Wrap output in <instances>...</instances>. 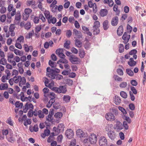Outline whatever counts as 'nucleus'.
Returning a JSON list of instances; mask_svg holds the SVG:
<instances>
[{"label":"nucleus","mask_w":146,"mask_h":146,"mask_svg":"<svg viewBox=\"0 0 146 146\" xmlns=\"http://www.w3.org/2000/svg\"><path fill=\"white\" fill-rule=\"evenodd\" d=\"M130 37V35H127V32H125L122 37V39L124 40L123 43L124 44H126L128 42Z\"/></svg>","instance_id":"obj_10"},{"label":"nucleus","mask_w":146,"mask_h":146,"mask_svg":"<svg viewBox=\"0 0 146 146\" xmlns=\"http://www.w3.org/2000/svg\"><path fill=\"white\" fill-rule=\"evenodd\" d=\"M29 15H28L26 14V13H23V19L25 21H26L28 19L29 17Z\"/></svg>","instance_id":"obj_64"},{"label":"nucleus","mask_w":146,"mask_h":146,"mask_svg":"<svg viewBox=\"0 0 146 146\" xmlns=\"http://www.w3.org/2000/svg\"><path fill=\"white\" fill-rule=\"evenodd\" d=\"M15 105L16 108H22L23 107V104L22 103H19V101H17L15 103Z\"/></svg>","instance_id":"obj_34"},{"label":"nucleus","mask_w":146,"mask_h":146,"mask_svg":"<svg viewBox=\"0 0 146 146\" xmlns=\"http://www.w3.org/2000/svg\"><path fill=\"white\" fill-rule=\"evenodd\" d=\"M9 29V27L8 26H5L4 27L3 30L4 32L6 33V37L7 38L9 37L10 36V33L9 31H8Z\"/></svg>","instance_id":"obj_26"},{"label":"nucleus","mask_w":146,"mask_h":146,"mask_svg":"<svg viewBox=\"0 0 146 146\" xmlns=\"http://www.w3.org/2000/svg\"><path fill=\"white\" fill-rule=\"evenodd\" d=\"M70 42L69 40L66 41L64 44V47L66 49H69L70 48Z\"/></svg>","instance_id":"obj_29"},{"label":"nucleus","mask_w":146,"mask_h":146,"mask_svg":"<svg viewBox=\"0 0 146 146\" xmlns=\"http://www.w3.org/2000/svg\"><path fill=\"white\" fill-rule=\"evenodd\" d=\"M15 28V27H14V25L11 24L9 28V32H12L14 31Z\"/></svg>","instance_id":"obj_54"},{"label":"nucleus","mask_w":146,"mask_h":146,"mask_svg":"<svg viewBox=\"0 0 146 146\" xmlns=\"http://www.w3.org/2000/svg\"><path fill=\"white\" fill-rule=\"evenodd\" d=\"M121 96L123 98H126L127 97V93L124 91H121L120 92Z\"/></svg>","instance_id":"obj_47"},{"label":"nucleus","mask_w":146,"mask_h":146,"mask_svg":"<svg viewBox=\"0 0 146 146\" xmlns=\"http://www.w3.org/2000/svg\"><path fill=\"white\" fill-rule=\"evenodd\" d=\"M32 12V10L29 8L25 9L24 10V13H26V14L28 15L29 16Z\"/></svg>","instance_id":"obj_42"},{"label":"nucleus","mask_w":146,"mask_h":146,"mask_svg":"<svg viewBox=\"0 0 146 146\" xmlns=\"http://www.w3.org/2000/svg\"><path fill=\"white\" fill-rule=\"evenodd\" d=\"M48 22L49 24L52 23V24H55L56 21V19L55 17L51 18L50 19H48Z\"/></svg>","instance_id":"obj_32"},{"label":"nucleus","mask_w":146,"mask_h":146,"mask_svg":"<svg viewBox=\"0 0 146 146\" xmlns=\"http://www.w3.org/2000/svg\"><path fill=\"white\" fill-rule=\"evenodd\" d=\"M82 28L84 33L87 34L88 35L90 36H91L92 35V33L91 32L89 31L88 28L84 26H82Z\"/></svg>","instance_id":"obj_13"},{"label":"nucleus","mask_w":146,"mask_h":146,"mask_svg":"<svg viewBox=\"0 0 146 146\" xmlns=\"http://www.w3.org/2000/svg\"><path fill=\"white\" fill-rule=\"evenodd\" d=\"M119 19L117 17L115 16L113 17L111 21V24L113 26H116L118 24Z\"/></svg>","instance_id":"obj_11"},{"label":"nucleus","mask_w":146,"mask_h":146,"mask_svg":"<svg viewBox=\"0 0 146 146\" xmlns=\"http://www.w3.org/2000/svg\"><path fill=\"white\" fill-rule=\"evenodd\" d=\"M99 144L100 146H106L108 142L106 138L104 136H101L100 139Z\"/></svg>","instance_id":"obj_5"},{"label":"nucleus","mask_w":146,"mask_h":146,"mask_svg":"<svg viewBox=\"0 0 146 146\" xmlns=\"http://www.w3.org/2000/svg\"><path fill=\"white\" fill-rule=\"evenodd\" d=\"M19 76H15L13 77L14 82L15 83H17L20 80V78H18Z\"/></svg>","instance_id":"obj_61"},{"label":"nucleus","mask_w":146,"mask_h":146,"mask_svg":"<svg viewBox=\"0 0 146 146\" xmlns=\"http://www.w3.org/2000/svg\"><path fill=\"white\" fill-rule=\"evenodd\" d=\"M126 72L130 76H133V75L134 73L133 71L130 69L127 68L126 69Z\"/></svg>","instance_id":"obj_35"},{"label":"nucleus","mask_w":146,"mask_h":146,"mask_svg":"<svg viewBox=\"0 0 146 146\" xmlns=\"http://www.w3.org/2000/svg\"><path fill=\"white\" fill-rule=\"evenodd\" d=\"M44 96L45 97H47L48 96L50 98L55 99V94L53 92H50L48 94V95L44 94Z\"/></svg>","instance_id":"obj_18"},{"label":"nucleus","mask_w":146,"mask_h":146,"mask_svg":"<svg viewBox=\"0 0 146 146\" xmlns=\"http://www.w3.org/2000/svg\"><path fill=\"white\" fill-rule=\"evenodd\" d=\"M26 106L27 107V109H30L31 108V110H33V106L32 104H28V102H27L26 104Z\"/></svg>","instance_id":"obj_55"},{"label":"nucleus","mask_w":146,"mask_h":146,"mask_svg":"<svg viewBox=\"0 0 146 146\" xmlns=\"http://www.w3.org/2000/svg\"><path fill=\"white\" fill-rule=\"evenodd\" d=\"M24 41V37L23 36H21L19 37L16 40V41L18 42H23Z\"/></svg>","instance_id":"obj_46"},{"label":"nucleus","mask_w":146,"mask_h":146,"mask_svg":"<svg viewBox=\"0 0 146 146\" xmlns=\"http://www.w3.org/2000/svg\"><path fill=\"white\" fill-rule=\"evenodd\" d=\"M117 72L118 74L120 76L123 75V71L121 69L118 68L117 70Z\"/></svg>","instance_id":"obj_59"},{"label":"nucleus","mask_w":146,"mask_h":146,"mask_svg":"<svg viewBox=\"0 0 146 146\" xmlns=\"http://www.w3.org/2000/svg\"><path fill=\"white\" fill-rule=\"evenodd\" d=\"M108 21L107 20H106L103 22V28L104 30H106L108 28Z\"/></svg>","instance_id":"obj_23"},{"label":"nucleus","mask_w":146,"mask_h":146,"mask_svg":"<svg viewBox=\"0 0 146 146\" xmlns=\"http://www.w3.org/2000/svg\"><path fill=\"white\" fill-rule=\"evenodd\" d=\"M6 16L5 15H3L0 17V21L2 22H4L6 19Z\"/></svg>","instance_id":"obj_49"},{"label":"nucleus","mask_w":146,"mask_h":146,"mask_svg":"<svg viewBox=\"0 0 146 146\" xmlns=\"http://www.w3.org/2000/svg\"><path fill=\"white\" fill-rule=\"evenodd\" d=\"M8 87L7 83H1L0 85V90H5Z\"/></svg>","instance_id":"obj_24"},{"label":"nucleus","mask_w":146,"mask_h":146,"mask_svg":"<svg viewBox=\"0 0 146 146\" xmlns=\"http://www.w3.org/2000/svg\"><path fill=\"white\" fill-rule=\"evenodd\" d=\"M108 13V11L106 9H102L100 12V14L101 16L103 17L106 15Z\"/></svg>","instance_id":"obj_19"},{"label":"nucleus","mask_w":146,"mask_h":146,"mask_svg":"<svg viewBox=\"0 0 146 146\" xmlns=\"http://www.w3.org/2000/svg\"><path fill=\"white\" fill-rule=\"evenodd\" d=\"M116 127L117 129H122L123 128L122 123L119 121H117L116 122Z\"/></svg>","instance_id":"obj_17"},{"label":"nucleus","mask_w":146,"mask_h":146,"mask_svg":"<svg viewBox=\"0 0 146 146\" xmlns=\"http://www.w3.org/2000/svg\"><path fill=\"white\" fill-rule=\"evenodd\" d=\"M69 60L72 63L74 64H79L81 62L80 59L74 55L70 56Z\"/></svg>","instance_id":"obj_2"},{"label":"nucleus","mask_w":146,"mask_h":146,"mask_svg":"<svg viewBox=\"0 0 146 146\" xmlns=\"http://www.w3.org/2000/svg\"><path fill=\"white\" fill-rule=\"evenodd\" d=\"M62 113L61 112H58L56 113L54 115V116L55 118H60L62 116Z\"/></svg>","instance_id":"obj_38"},{"label":"nucleus","mask_w":146,"mask_h":146,"mask_svg":"<svg viewBox=\"0 0 146 146\" xmlns=\"http://www.w3.org/2000/svg\"><path fill=\"white\" fill-rule=\"evenodd\" d=\"M39 18L38 17H35L33 19V21L35 24H37L38 23L39 21Z\"/></svg>","instance_id":"obj_63"},{"label":"nucleus","mask_w":146,"mask_h":146,"mask_svg":"<svg viewBox=\"0 0 146 146\" xmlns=\"http://www.w3.org/2000/svg\"><path fill=\"white\" fill-rule=\"evenodd\" d=\"M90 43L89 41H87L84 45V47L86 50H88L90 48Z\"/></svg>","instance_id":"obj_37"},{"label":"nucleus","mask_w":146,"mask_h":146,"mask_svg":"<svg viewBox=\"0 0 146 146\" xmlns=\"http://www.w3.org/2000/svg\"><path fill=\"white\" fill-rule=\"evenodd\" d=\"M76 134L78 137L81 138L84 137L85 133L82 130L79 129L76 131Z\"/></svg>","instance_id":"obj_14"},{"label":"nucleus","mask_w":146,"mask_h":146,"mask_svg":"<svg viewBox=\"0 0 146 146\" xmlns=\"http://www.w3.org/2000/svg\"><path fill=\"white\" fill-rule=\"evenodd\" d=\"M27 4L28 6H30L31 5H35V1L34 0L28 1H27Z\"/></svg>","instance_id":"obj_44"},{"label":"nucleus","mask_w":146,"mask_h":146,"mask_svg":"<svg viewBox=\"0 0 146 146\" xmlns=\"http://www.w3.org/2000/svg\"><path fill=\"white\" fill-rule=\"evenodd\" d=\"M54 82H52L48 84V87L51 89L56 93L60 94L62 93L65 94L67 91V89L66 87L64 86H60L59 87H53Z\"/></svg>","instance_id":"obj_1"},{"label":"nucleus","mask_w":146,"mask_h":146,"mask_svg":"<svg viewBox=\"0 0 146 146\" xmlns=\"http://www.w3.org/2000/svg\"><path fill=\"white\" fill-rule=\"evenodd\" d=\"M18 78H20V81L19 82L21 83L22 84H25L26 82V80L25 77H23L22 78L21 76H19Z\"/></svg>","instance_id":"obj_33"},{"label":"nucleus","mask_w":146,"mask_h":146,"mask_svg":"<svg viewBox=\"0 0 146 146\" xmlns=\"http://www.w3.org/2000/svg\"><path fill=\"white\" fill-rule=\"evenodd\" d=\"M109 125H108L106 127V131H109L108 133V135L109 138L112 140H113L116 137V135L115 132L113 131L110 130L109 128L110 127Z\"/></svg>","instance_id":"obj_3"},{"label":"nucleus","mask_w":146,"mask_h":146,"mask_svg":"<svg viewBox=\"0 0 146 146\" xmlns=\"http://www.w3.org/2000/svg\"><path fill=\"white\" fill-rule=\"evenodd\" d=\"M60 63H62L64 64H67L68 63V61L65 58H62L60 59L57 62V64H59Z\"/></svg>","instance_id":"obj_25"},{"label":"nucleus","mask_w":146,"mask_h":146,"mask_svg":"<svg viewBox=\"0 0 146 146\" xmlns=\"http://www.w3.org/2000/svg\"><path fill=\"white\" fill-rule=\"evenodd\" d=\"M31 123V119H27L25 121L24 123V125L25 126H27L28 125H30Z\"/></svg>","instance_id":"obj_40"},{"label":"nucleus","mask_w":146,"mask_h":146,"mask_svg":"<svg viewBox=\"0 0 146 146\" xmlns=\"http://www.w3.org/2000/svg\"><path fill=\"white\" fill-rule=\"evenodd\" d=\"M42 29L41 25L37 26L35 28V32L36 33H38Z\"/></svg>","instance_id":"obj_53"},{"label":"nucleus","mask_w":146,"mask_h":146,"mask_svg":"<svg viewBox=\"0 0 146 146\" xmlns=\"http://www.w3.org/2000/svg\"><path fill=\"white\" fill-rule=\"evenodd\" d=\"M24 48L25 52H28L29 50V48L27 44H25L24 45Z\"/></svg>","instance_id":"obj_62"},{"label":"nucleus","mask_w":146,"mask_h":146,"mask_svg":"<svg viewBox=\"0 0 146 146\" xmlns=\"http://www.w3.org/2000/svg\"><path fill=\"white\" fill-rule=\"evenodd\" d=\"M31 25L30 22H28L25 25V28L27 30L29 29L31 27Z\"/></svg>","instance_id":"obj_45"},{"label":"nucleus","mask_w":146,"mask_h":146,"mask_svg":"<svg viewBox=\"0 0 146 146\" xmlns=\"http://www.w3.org/2000/svg\"><path fill=\"white\" fill-rule=\"evenodd\" d=\"M14 52L17 55L21 56L23 54V51H20L17 49H15L14 50Z\"/></svg>","instance_id":"obj_27"},{"label":"nucleus","mask_w":146,"mask_h":146,"mask_svg":"<svg viewBox=\"0 0 146 146\" xmlns=\"http://www.w3.org/2000/svg\"><path fill=\"white\" fill-rule=\"evenodd\" d=\"M63 50L62 48L57 49L56 51V54L61 58H65L66 56L63 54Z\"/></svg>","instance_id":"obj_6"},{"label":"nucleus","mask_w":146,"mask_h":146,"mask_svg":"<svg viewBox=\"0 0 146 146\" xmlns=\"http://www.w3.org/2000/svg\"><path fill=\"white\" fill-rule=\"evenodd\" d=\"M65 135L68 138L70 139L73 137L74 133L72 129H68L66 131Z\"/></svg>","instance_id":"obj_9"},{"label":"nucleus","mask_w":146,"mask_h":146,"mask_svg":"<svg viewBox=\"0 0 146 146\" xmlns=\"http://www.w3.org/2000/svg\"><path fill=\"white\" fill-rule=\"evenodd\" d=\"M124 50V48L123 45L121 44H120L119 45V53H121L123 52Z\"/></svg>","instance_id":"obj_43"},{"label":"nucleus","mask_w":146,"mask_h":146,"mask_svg":"<svg viewBox=\"0 0 146 146\" xmlns=\"http://www.w3.org/2000/svg\"><path fill=\"white\" fill-rule=\"evenodd\" d=\"M72 33L70 30H68L66 32V36L67 37L70 38L72 35Z\"/></svg>","instance_id":"obj_56"},{"label":"nucleus","mask_w":146,"mask_h":146,"mask_svg":"<svg viewBox=\"0 0 146 146\" xmlns=\"http://www.w3.org/2000/svg\"><path fill=\"white\" fill-rule=\"evenodd\" d=\"M71 97L69 95H64L63 97V100L66 103L69 102L70 100Z\"/></svg>","instance_id":"obj_20"},{"label":"nucleus","mask_w":146,"mask_h":146,"mask_svg":"<svg viewBox=\"0 0 146 146\" xmlns=\"http://www.w3.org/2000/svg\"><path fill=\"white\" fill-rule=\"evenodd\" d=\"M79 54L81 58H83L85 56V53L83 49H80L79 50Z\"/></svg>","instance_id":"obj_21"},{"label":"nucleus","mask_w":146,"mask_h":146,"mask_svg":"<svg viewBox=\"0 0 146 146\" xmlns=\"http://www.w3.org/2000/svg\"><path fill=\"white\" fill-rule=\"evenodd\" d=\"M52 115L50 114H48V115L46 117V120L49 121L51 122L53 119Z\"/></svg>","instance_id":"obj_48"},{"label":"nucleus","mask_w":146,"mask_h":146,"mask_svg":"<svg viewBox=\"0 0 146 146\" xmlns=\"http://www.w3.org/2000/svg\"><path fill=\"white\" fill-rule=\"evenodd\" d=\"M29 130L30 131L32 132L34 131L37 132L38 130V125L37 124H36L32 127L31 126L29 127Z\"/></svg>","instance_id":"obj_15"},{"label":"nucleus","mask_w":146,"mask_h":146,"mask_svg":"<svg viewBox=\"0 0 146 146\" xmlns=\"http://www.w3.org/2000/svg\"><path fill=\"white\" fill-rule=\"evenodd\" d=\"M60 70L59 69L55 68L54 69H52V71L51 74L47 73V76L52 79H55V76L57 74L60 72Z\"/></svg>","instance_id":"obj_4"},{"label":"nucleus","mask_w":146,"mask_h":146,"mask_svg":"<svg viewBox=\"0 0 146 146\" xmlns=\"http://www.w3.org/2000/svg\"><path fill=\"white\" fill-rule=\"evenodd\" d=\"M44 14L46 18L48 19H50L52 18V15H50V12L46 10L44 11Z\"/></svg>","instance_id":"obj_28"},{"label":"nucleus","mask_w":146,"mask_h":146,"mask_svg":"<svg viewBox=\"0 0 146 146\" xmlns=\"http://www.w3.org/2000/svg\"><path fill=\"white\" fill-rule=\"evenodd\" d=\"M73 33L74 34H75L76 36H77V37L80 38H81L82 35L81 32L80 31H78L77 30L75 29H74L73 30Z\"/></svg>","instance_id":"obj_16"},{"label":"nucleus","mask_w":146,"mask_h":146,"mask_svg":"<svg viewBox=\"0 0 146 146\" xmlns=\"http://www.w3.org/2000/svg\"><path fill=\"white\" fill-rule=\"evenodd\" d=\"M100 26V22L98 21H95L94 23L93 27H97L99 28Z\"/></svg>","instance_id":"obj_51"},{"label":"nucleus","mask_w":146,"mask_h":146,"mask_svg":"<svg viewBox=\"0 0 146 146\" xmlns=\"http://www.w3.org/2000/svg\"><path fill=\"white\" fill-rule=\"evenodd\" d=\"M38 117L40 118H43L44 117L43 113L40 110L38 111Z\"/></svg>","instance_id":"obj_52"},{"label":"nucleus","mask_w":146,"mask_h":146,"mask_svg":"<svg viewBox=\"0 0 146 146\" xmlns=\"http://www.w3.org/2000/svg\"><path fill=\"white\" fill-rule=\"evenodd\" d=\"M114 102L116 105H119L121 102V100L119 97L116 96L114 100Z\"/></svg>","instance_id":"obj_22"},{"label":"nucleus","mask_w":146,"mask_h":146,"mask_svg":"<svg viewBox=\"0 0 146 146\" xmlns=\"http://www.w3.org/2000/svg\"><path fill=\"white\" fill-rule=\"evenodd\" d=\"M32 32L29 33L28 34H27L26 35V38L27 39H29L31 38L33 34L34 33V31L33 30H32Z\"/></svg>","instance_id":"obj_41"},{"label":"nucleus","mask_w":146,"mask_h":146,"mask_svg":"<svg viewBox=\"0 0 146 146\" xmlns=\"http://www.w3.org/2000/svg\"><path fill=\"white\" fill-rule=\"evenodd\" d=\"M113 78L115 81H118L121 82L123 81L122 78H121L117 75H114L113 76Z\"/></svg>","instance_id":"obj_39"},{"label":"nucleus","mask_w":146,"mask_h":146,"mask_svg":"<svg viewBox=\"0 0 146 146\" xmlns=\"http://www.w3.org/2000/svg\"><path fill=\"white\" fill-rule=\"evenodd\" d=\"M127 85V82H122L119 84V87L121 88H125Z\"/></svg>","instance_id":"obj_50"},{"label":"nucleus","mask_w":146,"mask_h":146,"mask_svg":"<svg viewBox=\"0 0 146 146\" xmlns=\"http://www.w3.org/2000/svg\"><path fill=\"white\" fill-rule=\"evenodd\" d=\"M57 63L52 61L51 60H49L48 62L49 65L51 66L52 68H55L57 66Z\"/></svg>","instance_id":"obj_30"},{"label":"nucleus","mask_w":146,"mask_h":146,"mask_svg":"<svg viewBox=\"0 0 146 146\" xmlns=\"http://www.w3.org/2000/svg\"><path fill=\"white\" fill-rule=\"evenodd\" d=\"M97 139L96 135L94 134H92L89 137V141L91 143L94 144L96 142Z\"/></svg>","instance_id":"obj_7"},{"label":"nucleus","mask_w":146,"mask_h":146,"mask_svg":"<svg viewBox=\"0 0 146 146\" xmlns=\"http://www.w3.org/2000/svg\"><path fill=\"white\" fill-rule=\"evenodd\" d=\"M64 128V125L62 123L59 124L58 125V130L59 131V129L61 130H63Z\"/></svg>","instance_id":"obj_58"},{"label":"nucleus","mask_w":146,"mask_h":146,"mask_svg":"<svg viewBox=\"0 0 146 146\" xmlns=\"http://www.w3.org/2000/svg\"><path fill=\"white\" fill-rule=\"evenodd\" d=\"M33 111L32 110H30L29 111L28 114L27 116L29 117H32L33 115Z\"/></svg>","instance_id":"obj_57"},{"label":"nucleus","mask_w":146,"mask_h":146,"mask_svg":"<svg viewBox=\"0 0 146 146\" xmlns=\"http://www.w3.org/2000/svg\"><path fill=\"white\" fill-rule=\"evenodd\" d=\"M75 45L78 48L81 47L82 45V42L80 40L76 39L75 41Z\"/></svg>","instance_id":"obj_31"},{"label":"nucleus","mask_w":146,"mask_h":146,"mask_svg":"<svg viewBox=\"0 0 146 146\" xmlns=\"http://www.w3.org/2000/svg\"><path fill=\"white\" fill-rule=\"evenodd\" d=\"M93 34L95 35H96L100 33L99 29L97 27H93Z\"/></svg>","instance_id":"obj_36"},{"label":"nucleus","mask_w":146,"mask_h":146,"mask_svg":"<svg viewBox=\"0 0 146 146\" xmlns=\"http://www.w3.org/2000/svg\"><path fill=\"white\" fill-rule=\"evenodd\" d=\"M106 119L110 121H112L115 119V117L111 113H108L106 115Z\"/></svg>","instance_id":"obj_8"},{"label":"nucleus","mask_w":146,"mask_h":146,"mask_svg":"<svg viewBox=\"0 0 146 146\" xmlns=\"http://www.w3.org/2000/svg\"><path fill=\"white\" fill-rule=\"evenodd\" d=\"M123 32V29L122 25L120 26L118 28L117 30V33L119 36H121Z\"/></svg>","instance_id":"obj_12"},{"label":"nucleus","mask_w":146,"mask_h":146,"mask_svg":"<svg viewBox=\"0 0 146 146\" xmlns=\"http://www.w3.org/2000/svg\"><path fill=\"white\" fill-rule=\"evenodd\" d=\"M15 46L17 48L19 49H21L22 48V47L21 44L17 41H16V43L15 44Z\"/></svg>","instance_id":"obj_60"}]
</instances>
